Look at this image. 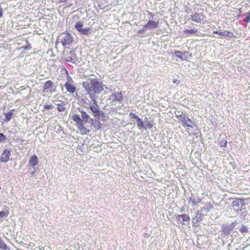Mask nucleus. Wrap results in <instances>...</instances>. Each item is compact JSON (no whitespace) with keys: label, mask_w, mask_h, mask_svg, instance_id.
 Returning a JSON list of instances; mask_svg holds the SVG:
<instances>
[{"label":"nucleus","mask_w":250,"mask_h":250,"mask_svg":"<svg viewBox=\"0 0 250 250\" xmlns=\"http://www.w3.org/2000/svg\"><path fill=\"white\" fill-rule=\"evenodd\" d=\"M87 93L94 92L95 93H100L103 90V84L102 82L99 81L96 79L90 80V83L84 85Z\"/></svg>","instance_id":"f257e3e1"},{"label":"nucleus","mask_w":250,"mask_h":250,"mask_svg":"<svg viewBox=\"0 0 250 250\" xmlns=\"http://www.w3.org/2000/svg\"><path fill=\"white\" fill-rule=\"evenodd\" d=\"M73 41V39L72 35L67 32L60 34L57 39V42L61 43L64 48H69Z\"/></svg>","instance_id":"f03ea898"},{"label":"nucleus","mask_w":250,"mask_h":250,"mask_svg":"<svg viewBox=\"0 0 250 250\" xmlns=\"http://www.w3.org/2000/svg\"><path fill=\"white\" fill-rule=\"evenodd\" d=\"M72 120L76 123V125L81 134H86L90 131V129L84 126V123L80 116L77 114H73Z\"/></svg>","instance_id":"7ed1b4c3"},{"label":"nucleus","mask_w":250,"mask_h":250,"mask_svg":"<svg viewBox=\"0 0 250 250\" xmlns=\"http://www.w3.org/2000/svg\"><path fill=\"white\" fill-rule=\"evenodd\" d=\"M175 116L182 123L183 126L192 127V120L186 116L185 114L182 112L180 114H176Z\"/></svg>","instance_id":"20e7f679"},{"label":"nucleus","mask_w":250,"mask_h":250,"mask_svg":"<svg viewBox=\"0 0 250 250\" xmlns=\"http://www.w3.org/2000/svg\"><path fill=\"white\" fill-rule=\"evenodd\" d=\"M67 80L66 82L64 84V87L66 88L67 91L71 94H73L76 91V86L74 85V81H73L71 77L68 74L67 72Z\"/></svg>","instance_id":"39448f33"},{"label":"nucleus","mask_w":250,"mask_h":250,"mask_svg":"<svg viewBox=\"0 0 250 250\" xmlns=\"http://www.w3.org/2000/svg\"><path fill=\"white\" fill-rule=\"evenodd\" d=\"M56 87L54 86V83L51 80L45 82L43 84L42 91L43 93H54L56 92Z\"/></svg>","instance_id":"423d86ee"},{"label":"nucleus","mask_w":250,"mask_h":250,"mask_svg":"<svg viewBox=\"0 0 250 250\" xmlns=\"http://www.w3.org/2000/svg\"><path fill=\"white\" fill-rule=\"evenodd\" d=\"M63 59L66 62H75L78 60L77 55L75 53V50L73 49L69 52L63 54Z\"/></svg>","instance_id":"0eeeda50"},{"label":"nucleus","mask_w":250,"mask_h":250,"mask_svg":"<svg viewBox=\"0 0 250 250\" xmlns=\"http://www.w3.org/2000/svg\"><path fill=\"white\" fill-rule=\"evenodd\" d=\"M109 100L113 103H121L123 100V96L121 92L112 93L109 97Z\"/></svg>","instance_id":"6e6552de"},{"label":"nucleus","mask_w":250,"mask_h":250,"mask_svg":"<svg viewBox=\"0 0 250 250\" xmlns=\"http://www.w3.org/2000/svg\"><path fill=\"white\" fill-rule=\"evenodd\" d=\"M93 103L89 104V108L91 109L94 117H100V111L99 109V106L96 101L93 99Z\"/></svg>","instance_id":"1a4fd4ad"},{"label":"nucleus","mask_w":250,"mask_h":250,"mask_svg":"<svg viewBox=\"0 0 250 250\" xmlns=\"http://www.w3.org/2000/svg\"><path fill=\"white\" fill-rule=\"evenodd\" d=\"M205 19V16L202 13H195L191 16V20L197 23H201Z\"/></svg>","instance_id":"9d476101"},{"label":"nucleus","mask_w":250,"mask_h":250,"mask_svg":"<svg viewBox=\"0 0 250 250\" xmlns=\"http://www.w3.org/2000/svg\"><path fill=\"white\" fill-rule=\"evenodd\" d=\"M159 25V21H155L152 20H149L146 24L144 25V28L150 29L153 28H156Z\"/></svg>","instance_id":"9b49d317"},{"label":"nucleus","mask_w":250,"mask_h":250,"mask_svg":"<svg viewBox=\"0 0 250 250\" xmlns=\"http://www.w3.org/2000/svg\"><path fill=\"white\" fill-rule=\"evenodd\" d=\"M11 155L10 150L8 149H5L2 153L0 157V161L2 162L6 163L9 160Z\"/></svg>","instance_id":"f8f14e48"},{"label":"nucleus","mask_w":250,"mask_h":250,"mask_svg":"<svg viewBox=\"0 0 250 250\" xmlns=\"http://www.w3.org/2000/svg\"><path fill=\"white\" fill-rule=\"evenodd\" d=\"M176 219L182 225H184L185 222H188L190 220V217L188 215L186 214H182L178 215L176 216Z\"/></svg>","instance_id":"ddd939ff"},{"label":"nucleus","mask_w":250,"mask_h":250,"mask_svg":"<svg viewBox=\"0 0 250 250\" xmlns=\"http://www.w3.org/2000/svg\"><path fill=\"white\" fill-rule=\"evenodd\" d=\"M245 205V204L244 203L243 199H240V198H236L235 199L232 203V206L233 208L235 210H241V209L239 208L240 205Z\"/></svg>","instance_id":"4468645a"},{"label":"nucleus","mask_w":250,"mask_h":250,"mask_svg":"<svg viewBox=\"0 0 250 250\" xmlns=\"http://www.w3.org/2000/svg\"><path fill=\"white\" fill-rule=\"evenodd\" d=\"M213 33L218 34L219 35H221L225 37H229L230 38H232L233 37H235V36L234 35L233 33L229 31H224L223 32H220L218 31H214Z\"/></svg>","instance_id":"2eb2a0df"},{"label":"nucleus","mask_w":250,"mask_h":250,"mask_svg":"<svg viewBox=\"0 0 250 250\" xmlns=\"http://www.w3.org/2000/svg\"><path fill=\"white\" fill-rule=\"evenodd\" d=\"M38 158L37 155H33L30 158L29 164L32 167H34L38 164Z\"/></svg>","instance_id":"dca6fc26"},{"label":"nucleus","mask_w":250,"mask_h":250,"mask_svg":"<svg viewBox=\"0 0 250 250\" xmlns=\"http://www.w3.org/2000/svg\"><path fill=\"white\" fill-rule=\"evenodd\" d=\"M174 54L176 55V57L179 58L182 61H185L187 60V57L185 56V55L186 54H188L187 52L175 51L174 52Z\"/></svg>","instance_id":"f3484780"},{"label":"nucleus","mask_w":250,"mask_h":250,"mask_svg":"<svg viewBox=\"0 0 250 250\" xmlns=\"http://www.w3.org/2000/svg\"><path fill=\"white\" fill-rule=\"evenodd\" d=\"M202 221V217L201 214H197L192 219V222L195 227L198 226Z\"/></svg>","instance_id":"a211bd4d"},{"label":"nucleus","mask_w":250,"mask_h":250,"mask_svg":"<svg viewBox=\"0 0 250 250\" xmlns=\"http://www.w3.org/2000/svg\"><path fill=\"white\" fill-rule=\"evenodd\" d=\"M80 112L81 113L82 117L83 119V122H84V123H85L89 120H90L91 122H93V119L90 118L89 115L85 111L81 110Z\"/></svg>","instance_id":"6ab92c4d"},{"label":"nucleus","mask_w":250,"mask_h":250,"mask_svg":"<svg viewBox=\"0 0 250 250\" xmlns=\"http://www.w3.org/2000/svg\"><path fill=\"white\" fill-rule=\"evenodd\" d=\"M60 102V103L57 104V109L58 111L59 112L64 111L66 109L65 107H64V102L62 101Z\"/></svg>","instance_id":"aec40b11"},{"label":"nucleus","mask_w":250,"mask_h":250,"mask_svg":"<svg viewBox=\"0 0 250 250\" xmlns=\"http://www.w3.org/2000/svg\"><path fill=\"white\" fill-rule=\"evenodd\" d=\"M183 32L187 35H193L198 32V30L196 29H185Z\"/></svg>","instance_id":"412c9836"},{"label":"nucleus","mask_w":250,"mask_h":250,"mask_svg":"<svg viewBox=\"0 0 250 250\" xmlns=\"http://www.w3.org/2000/svg\"><path fill=\"white\" fill-rule=\"evenodd\" d=\"M0 249L1 250H10L8 247L3 242V240L0 237Z\"/></svg>","instance_id":"4be33fe9"},{"label":"nucleus","mask_w":250,"mask_h":250,"mask_svg":"<svg viewBox=\"0 0 250 250\" xmlns=\"http://www.w3.org/2000/svg\"><path fill=\"white\" fill-rule=\"evenodd\" d=\"M137 123V126L139 129H141L145 127V125L144 124L142 120L140 118H138L136 120Z\"/></svg>","instance_id":"5701e85b"},{"label":"nucleus","mask_w":250,"mask_h":250,"mask_svg":"<svg viewBox=\"0 0 250 250\" xmlns=\"http://www.w3.org/2000/svg\"><path fill=\"white\" fill-rule=\"evenodd\" d=\"M14 111V109H13L11 111H9V112L6 113V114H5V120H6L7 121H9L12 119L13 114L12 112Z\"/></svg>","instance_id":"b1692460"},{"label":"nucleus","mask_w":250,"mask_h":250,"mask_svg":"<svg viewBox=\"0 0 250 250\" xmlns=\"http://www.w3.org/2000/svg\"><path fill=\"white\" fill-rule=\"evenodd\" d=\"M82 34L87 36L90 33V28L89 27H85L83 28L80 32Z\"/></svg>","instance_id":"393cba45"},{"label":"nucleus","mask_w":250,"mask_h":250,"mask_svg":"<svg viewBox=\"0 0 250 250\" xmlns=\"http://www.w3.org/2000/svg\"><path fill=\"white\" fill-rule=\"evenodd\" d=\"M75 27L78 31L81 32V31H82L83 29V24L82 22H77L75 25Z\"/></svg>","instance_id":"a878e982"},{"label":"nucleus","mask_w":250,"mask_h":250,"mask_svg":"<svg viewBox=\"0 0 250 250\" xmlns=\"http://www.w3.org/2000/svg\"><path fill=\"white\" fill-rule=\"evenodd\" d=\"M234 227V225L233 224H230L229 226L228 227H226L224 229L225 233L229 234V231L232 230Z\"/></svg>","instance_id":"bb28decb"},{"label":"nucleus","mask_w":250,"mask_h":250,"mask_svg":"<svg viewBox=\"0 0 250 250\" xmlns=\"http://www.w3.org/2000/svg\"><path fill=\"white\" fill-rule=\"evenodd\" d=\"M246 15L247 17L245 20H244L243 21L246 23L250 22V12H247Z\"/></svg>","instance_id":"cd10ccee"},{"label":"nucleus","mask_w":250,"mask_h":250,"mask_svg":"<svg viewBox=\"0 0 250 250\" xmlns=\"http://www.w3.org/2000/svg\"><path fill=\"white\" fill-rule=\"evenodd\" d=\"M153 126V122L150 121V122H147L145 125V127H144L145 129L146 128H149V129H150Z\"/></svg>","instance_id":"c85d7f7f"},{"label":"nucleus","mask_w":250,"mask_h":250,"mask_svg":"<svg viewBox=\"0 0 250 250\" xmlns=\"http://www.w3.org/2000/svg\"><path fill=\"white\" fill-rule=\"evenodd\" d=\"M240 231L242 233L248 232V229L244 226L242 225L240 229Z\"/></svg>","instance_id":"c756f323"},{"label":"nucleus","mask_w":250,"mask_h":250,"mask_svg":"<svg viewBox=\"0 0 250 250\" xmlns=\"http://www.w3.org/2000/svg\"><path fill=\"white\" fill-rule=\"evenodd\" d=\"M227 144L228 142L225 140H223L220 142V146L221 147H226L227 146Z\"/></svg>","instance_id":"7c9ffc66"},{"label":"nucleus","mask_w":250,"mask_h":250,"mask_svg":"<svg viewBox=\"0 0 250 250\" xmlns=\"http://www.w3.org/2000/svg\"><path fill=\"white\" fill-rule=\"evenodd\" d=\"M8 214H9V211L7 210L6 211H0V218L3 217L6 215H8Z\"/></svg>","instance_id":"2f4dec72"},{"label":"nucleus","mask_w":250,"mask_h":250,"mask_svg":"<svg viewBox=\"0 0 250 250\" xmlns=\"http://www.w3.org/2000/svg\"><path fill=\"white\" fill-rule=\"evenodd\" d=\"M129 117L131 118V119H134L135 120H137L138 118H139V117L138 116H137L136 114H135L134 113H132V112H130L129 113Z\"/></svg>","instance_id":"473e14b6"},{"label":"nucleus","mask_w":250,"mask_h":250,"mask_svg":"<svg viewBox=\"0 0 250 250\" xmlns=\"http://www.w3.org/2000/svg\"><path fill=\"white\" fill-rule=\"evenodd\" d=\"M27 44L25 46H23L22 48L24 50H29L31 48V44L27 41Z\"/></svg>","instance_id":"72a5a7b5"},{"label":"nucleus","mask_w":250,"mask_h":250,"mask_svg":"<svg viewBox=\"0 0 250 250\" xmlns=\"http://www.w3.org/2000/svg\"><path fill=\"white\" fill-rule=\"evenodd\" d=\"M6 139V136L1 133H0V143L4 141Z\"/></svg>","instance_id":"f704fd0d"},{"label":"nucleus","mask_w":250,"mask_h":250,"mask_svg":"<svg viewBox=\"0 0 250 250\" xmlns=\"http://www.w3.org/2000/svg\"><path fill=\"white\" fill-rule=\"evenodd\" d=\"M43 108L44 109H51L53 108V106L52 104L45 105Z\"/></svg>","instance_id":"c9c22d12"},{"label":"nucleus","mask_w":250,"mask_h":250,"mask_svg":"<svg viewBox=\"0 0 250 250\" xmlns=\"http://www.w3.org/2000/svg\"><path fill=\"white\" fill-rule=\"evenodd\" d=\"M146 28H144V27H143V28L142 29H139L138 31V33H142L143 32H145V31L146 30Z\"/></svg>","instance_id":"e433bc0d"},{"label":"nucleus","mask_w":250,"mask_h":250,"mask_svg":"<svg viewBox=\"0 0 250 250\" xmlns=\"http://www.w3.org/2000/svg\"><path fill=\"white\" fill-rule=\"evenodd\" d=\"M148 16H150V17H153V14H152L151 12H148Z\"/></svg>","instance_id":"4c0bfd02"},{"label":"nucleus","mask_w":250,"mask_h":250,"mask_svg":"<svg viewBox=\"0 0 250 250\" xmlns=\"http://www.w3.org/2000/svg\"><path fill=\"white\" fill-rule=\"evenodd\" d=\"M177 81H177V79H174V80H173V83H176L177 82Z\"/></svg>","instance_id":"58836bf2"},{"label":"nucleus","mask_w":250,"mask_h":250,"mask_svg":"<svg viewBox=\"0 0 250 250\" xmlns=\"http://www.w3.org/2000/svg\"><path fill=\"white\" fill-rule=\"evenodd\" d=\"M183 210V209H181V211H182Z\"/></svg>","instance_id":"ea45409f"}]
</instances>
